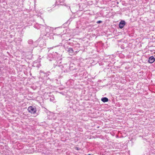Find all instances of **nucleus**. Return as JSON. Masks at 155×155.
<instances>
[{
	"label": "nucleus",
	"mask_w": 155,
	"mask_h": 155,
	"mask_svg": "<svg viewBox=\"0 0 155 155\" xmlns=\"http://www.w3.org/2000/svg\"><path fill=\"white\" fill-rule=\"evenodd\" d=\"M28 110L31 114H34L36 113L37 109L35 106H30L28 107Z\"/></svg>",
	"instance_id": "nucleus-1"
},
{
	"label": "nucleus",
	"mask_w": 155,
	"mask_h": 155,
	"mask_svg": "<svg viewBox=\"0 0 155 155\" xmlns=\"http://www.w3.org/2000/svg\"><path fill=\"white\" fill-rule=\"evenodd\" d=\"M126 23L124 21H121L119 24V27L121 28H122L125 25Z\"/></svg>",
	"instance_id": "nucleus-2"
},
{
	"label": "nucleus",
	"mask_w": 155,
	"mask_h": 155,
	"mask_svg": "<svg viewBox=\"0 0 155 155\" xmlns=\"http://www.w3.org/2000/svg\"><path fill=\"white\" fill-rule=\"evenodd\" d=\"M155 61V59L153 57L151 56L149 59L148 61L150 63H153Z\"/></svg>",
	"instance_id": "nucleus-3"
},
{
	"label": "nucleus",
	"mask_w": 155,
	"mask_h": 155,
	"mask_svg": "<svg viewBox=\"0 0 155 155\" xmlns=\"http://www.w3.org/2000/svg\"><path fill=\"white\" fill-rule=\"evenodd\" d=\"M68 51V52L69 54L71 55L74 52V50L71 48H69Z\"/></svg>",
	"instance_id": "nucleus-4"
},
{
	"label": "nucleus",
	"mask_w": 155,
	"mask_h": 155,
	"mask_svg": "<svg viewBox=\"0 0 155 155\" xmlns=\"http://www.w3.org/2000/svg\"><path fill=\"white\" fill-rule=\"evenodd\" d=\"M101 100L103 102H107L108 101V99L107 97H104L101 98Z\"/></svg>",
	"instance_id": "nucleus-5"
},
{
	"label": "nucleus",
	"mask_w": 155,
	"mask_h": 155,
	"mask_svg": "<svg viewBox=\"0 0 155 155\" xmlns=\"http://www.w3.org/2000/svg\"><path fill=\"white\" fill-rule=\"evenodd\" d=\"M101 22H102V21H97V23H98V24L100 23Z\"/></svg>",
	"instance_id": "nucleus-6"
}]
</instances>
